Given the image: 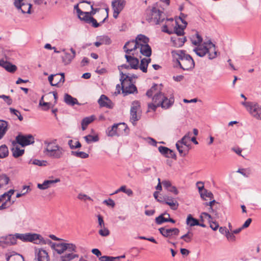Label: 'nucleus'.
I'll list each match as a JSON object with an SVG mask.
<instances>
[{"instance_id": "1", "label": "nucleus", "mask_w": 261, "mask_h": 261, "mask_svg": "<svg viewBox=\"0 0 261 261\" xmlns=\"http://www.w3.org/2000/svg\"><path fill=\"white\" fill-rule=\"evenodd\" d=\"M171 54L183 70H188L194 67L195 63L193 58L189 55L186 54L185 51L173 50Z\"/></svg>"}, {"instance_id": "2", "label": "nucleus", "mask_w": 261, "mask_h": 261, "mask_svg": "<svg viewBox=\"0 0 261 261\" xmlns=\"http://www.w3.org/2000/svg\"><path fill=\"white\" fill-rule=\"evenodd\" d=\"M146 20L153 24H159L163 21L165 19L164 13L160 9V5L158 3L153 4L149 7L146 11Z\"/></svg>"}, {"instance_id": "3", "label": "nucleus", "mask_w": 261, "mask_h": 261, "mask_svg": "<svg viewBox=\"0 0 261 261\" xmlns=\"http://www.w3.org/2000/svg\"><path fill=\"white\" fill-rule=\"evenodd\" d=\"M161 85L154 84L146 92V95L148 97H152V103L148 104V108L153 111H155L157 107H160V105L163 101L164 97L163 93L161 92Z\"/></svg>"}, {"instance_id": "4", "label": "nucleus", "mask_w": 261, "mask_h": 261, "mask_svg": "<svg viewBox=\"0 0 261 261\" xmlns=\"http://www.w3.org/2000/svg\"><path fill=\"white\" fill-rule=\"evenodd\" d=\"M193 51L200 57L208 55V58L210 60L214 59L217 56V51L216 46L211 41L204 42L202 45H199L194 48Z\"/></svg>"}, {"instance_id": "5", "label": "nucleus", "mask_w": 261, "mask_h": 261, "mask_svg": "<svg viewBox=\"0 0 261 261\" xmlns=\"http://www.w3.org/2000/svg\"><path fill=\"white\" fill-rule=\"evenodd\" d=\"M45 147L43 150L44 154L49 158L53 159L61 158L65 152L64 149L59 145L53 142L44 141Z\"/></svg>"}, {"instance_id": "6", "label": "nucleus", "mask_w": 261, "mask_h": 261, "mask_svg": "<svg viewBox=\"0 0 261 261\" xmlns=\"http://www.w3.org/2000/svg\"><path fill=\"white\" fill-rule=\"evenodd\" d=\"M120 81H121V85H122V93L124 95H126L137 92V87L132 83L133 78H136L137 76L135 75L130 76L123 74L122 72H120Z\"/></svg>"}, {"instance_id": "7", "label": "nucleus", "mask_w": 261, "mask_h": 261, "mask_svg": "<svg viewBox=\"0 0 261 261\" xmlns=\"http://www.w3.org/2000/svg\"><path fill=\"white\" fill-rule=\"evenodd\" d=\"M136 43L141 55L149 57L151 55V48L148 45L149 38L142 34L138 35L135 40Z\"/></svg>"}, {"instance_id": "8", "label": "nucleus", "mask_w": 261, "mask_h": 261, "mask_svg": "<svg viewBox=\"0 0 261 261\" xmlns=\"http://www.w3.org/2000/svg\"><path fill=\"white\" fill-rule=\"evenodd\" d=\"M17 239H19L23 242H30L35 244H45L46 243L43 237L39 234L25 233H16Z\"/></svg>"}, {"instance_id": "9", "label": "nucleus", "mask_w": 261, "mask_h": 261, "mask_svg": "<svg viewBox=\"0 0 261 261\" xmlns=\"http://www.w3.org/2000/svg\"><path fill=\"white\" fill-rule=\"evenodd\" d=\"M15 190L11 189L0 196V210L9 207L14 203L11 201V197Z\"/></svg>"}, {"instance_id": "10", "label": "nucleus", "mask_w": 261, "mask_h": 261, "mask_svg": "<svg viewBox=\"0 0 261 261\" xmlns=\"http://www.w3.org/2000/svg\"><path fill=\"white\" fill-rule=\"evenodd\" d=\"M140 105L138 101H134L132 103L130 108V120L135 125V122L140 119Z\"/></svg>"}, {"instance_id": "11", "label": "nucleus", "mask_w": 261, "mask_h": 261, "mask_svg": "<svg viewBox=\"0 0 261 261\" xmlns=\"http://www.w3.org/2000/svg\"><path fill=\"white\" fill-rule=\"evenodd\" d=\"M14 5L22 13H31L32 5L27 2V0H14Z\"/></svg>"}, {"instance_id": "12", "label": "nucleus", "mask_w": 261, "mask_h": 261, "mask_svg": "<svg viewBox=\"0 0 261 261\" xmlns=\"http://www.w3.org/2000/svg\"><path fill=\"white\" fill-rule=\"evenodd\" d=\"M17 142L22 146H27L34 143V138L32 135H19L16 137Z\"/></svg>"}, {"instance_id": "13", "label": "nucleus", "mask_w": 261, "mask_h": 261, "mask_svg": "<svg viewBox=\"0 0 261 261\" xmlns=\"http://www.w3.org/2000/svg\"><path fill=\"white\" fill-rule=\"evenodd\" d=\"M125 5L124 0H113L112 2V6L113 10V17L117 18L119 14L123 9Z\"/></svg>"}, {"instance_id": "14", "label": "nucleus", "mask_w": 261, "mask_h": 261, "mask_svg": "<svg viewBox=\"0 0 261 261\" xmlns=\"http://www.w3.org/2000/svg\"><path fill=\"white\" fill-rule=\"evenodd\" d=\"M123 49L126 53V55H132L133 53L138 54L139 52L135 40H130L126 42Z\"/></svg>"}, {"instance_id": "15", "label": "nucleus", "mask_w": 261, "mask_h": 261, "mask_svg": "<svg viewBox=\"0 0 261 261\" xmlns=\"http://www.w3.org/2000/svg\"><path fill=\"white\" fill-rule=\"evenodd\" d=\"M141 58L136 53H133L132 55H125V58L127 62L129 64L130 68L137 69L139 68V61L138 57Z\"/></svg>"}, {"instance_id": "16", "label": "nucleus", "mask_w": 261, "mask_h": 261, "mask_svg": "<svg viewBox=\"0 0 261 261\" xmlns=\"http://www.w3.org/2000/svg\"><path fill=\"white\" fill-rule=\"evenodd\" d=\"M160 232L166 238H171L174 236H178L179 230L177 228H167L161 227L159 229Z\"/></svg>"}, {"instance_id": "17", "label": "nucleus", "mask_w": 261, "mask_h": 261, "mask_svg": "<svg viewBox=\"0 0 261 261\" xmlns=\"http://www.w3.org/2000/svg\"><path fill=\"white\" fill-rule=\"evenodd\" d=\"M247 111L255 119L261 120V107L257 103L252 102Z\"/></svg>"}, {"instance_id": "18", "label": "nucleus", "mask_w": 261, "mask_h": 261, "mask_svg": "<svg viewBox=\"0 0 261 261\" xmlns=\"http://www.w3.org/2000/svg\"><path fill=\"white\" fill-rule=\"evenodd\" d=\"M71 54L66 52L65 49H62V51L64 52V55L62 57V62L64 65H68L70 64L72 60L74 58L76 55V52L73 48L70 49Z\"/></svg>"}, {"instance_id": "19", "label": "nucleus", "mask_w": 261, "mask_h": 261, "mask_svg": "<svg viewBox=\"0 0 261 261\" xmlns=\"http://www.w3.org/2000/svg\"><path fill=\"white\" fill-rule=\"evenodd\" d=\"M35 260L36 261H50V258L46 250L39 249H36L35 251Z\"/></svg>"}, {"instance_id": "20", "label": "nucleus", "mask_w": 261, "mask_h": 261, "mask_svg": "<svg viewBox=\"0 0 261 261\" xmlns=\"http://www.w3.org/2000/svg\"><path fill=\"white\" fill-rule=\"evenodd\" d=\"M98 103L100 107H106L108 109H112L114 107L113 102L105 95L100 96Z\"/></svg>"}, {"instance_id": "21", "label": "nucleus", "mask_w": 261, "mask_h": 261, "mask_svg": "<svg viewBox=\"0 0 261 261\" xmlns=\"http://www.w3.org/2000/svg\"><path fill=\"white\" fill-rule=\"evenodd\" d=\"M48 244L51 248L55 250L59 254H62L65 251V243H53L50 240H48Z\"/></svg>"}, {"instance_id": "22", "label": "nucleus", "mask_w": 261, "mask_h": 261, "mask_svg": "<svg viewBox=\"0 0 261 261\" xmlns=\"http://www.w3.org/2000/svg\"><path fill=\"white\" fill-rule=\"evenodd\" d=\"M60 179L59 178H56L54 179H48L44 180L42 184H38L37 188L40 190H46L51 187L52 185L59 182Z\"/></svg>"}, {"instance_id": "23", "label": "nucleus", "mask_w": 261, "mask_h": 261, "mask_svg": "<svg viewBox=\"0 0 261 261\" xmlns=\"http://www.w3.org/2000/svg\"><path fill=\"white\" fill-rule=\"evenodd\" d=\"M0 66L5 68L7 71L11 73L14 72L17 70L16 65L5 60L4 59L0 60Z\"/></svg>"}, {"instance_id": "24", "label": "nucleus", "mask_w": 261, "mask_h": 261, "mask_svg": "<svg viewBox=\"0 0 261 261\" xmlns=\"http://www.w3.org/2000/svg\"><path fill=\"white\" fill-rule=\"evenodd\" d=\"M172 45L176 47L182 46L186 41V38L178 36H172L171 38Z\"/></svg>"}, {"instance_id": "25", "label": "nucleus", "mask_w": 261, "mask_h": 261, "mask_svg": "<svg viewBox=\"0 0 261 261\" xmlns=\"http://www.w3.org/2000/svg\"><path fill=\"white\" fill-rule=\"evenodd\" d=\"M7 261H24L23 256L16 252H13L11 254H6Z\"/></svg>"}, {"instance_id": "26", "label": "nucleus", "mask_w": 261, "mask_h": 261, "mask_svg": "<svg viewBox=\"0 0 261 261\" xmlns=\"http://www.w3.org/2000/svg\"><path fill=\"white\" fill-rule=\"evenodd\" d=\"M54 86H60L63 85L65 81L64 73L56 74L54 76Z\"/></svg>"}, {"instance_id": "27", "label": "nucleus", "mask_w": 261, "mask_h": 261, "mask_svg": "<svg viewBox=\"0 0 261 261\" xmlns=\"http://www.w3.org/2000/svg\"><path fill=\"white\" fill-rule=\"evenodd\" d=\"M79 255L73 253H66L60 256L59 261H71L72 259L78 258Z\"/></svg>"}, {"instance_id": "28", "label": "nucleus", "mask_w": 261, "mask_h": 261, "mask_svg": "<svg viewBox=\"0 0 261 261\" xmlns=\"http://www.w3.org/2000/svg\"><path fill=\"white\" fill-rule=\"evenodd\" d=\"M164 200L165 203L169 205L172 210H176L178 208V203L173 198L167 197L164 198Z\"/></svg>"}, {"instance_id": "29", "label": "nucleus", "mask_w": 261, "mask_h": 261, "mask_svg": "<svg viewBox=\"0 0 261 261\" xmlns=\"http://www.w3.org/2000/svg\"><path fill=\"white\" fill-rule=\"evenodd\" d=\"M163 101H161L160 107L163 109H168L170 108L174 103V99L173 98H167L165 96L164 97Z\"/></svg>"}, {"instance_id": "30", "label": "nucleus", "mask_w": 261, "mask_h": 261, "mask_svg": "<svg viewBox=\"0 0 261 261\" xmlns=\"http://www.w3.org/2000/svg\"><path fill=\"white\" fill-rule=\"evenodd\" d=\"M95 119V117L94 115H91L89 117L84 118L81 122L82 128L83 130L86 129L87 126L93 122Z\"/></svg>"}, {"instance_id": "31", "label": "nucleus", "mask_w": 261, "mask_h": 261, "mask_svg": "<svg viewBox=\"0 0 261 261\" xmlns=\"http://www.w3.org/2000/svg\"><path fill=\"white\" fill-rule=\"evenodd\" d=\"M202 40V38L197 32L191 37V40L192 44L196 45L197 46L202 45V44H201Z\"/></svg>"}, {"instance_id": "32", "label": "nucleus", "mask_w": 261, "mask_h": 261, "mask_svg": "<svg viewBox=\"0 0 261 261\" xmlns=\"http://www.w3.org/2000/svg\"><path fill=\"white\" fill-rule=\"evenodd\" d=\"M64 102L70 106H74L75 104H79L77 100L68 94H65L64 97Z\"/></svg>"}, {"instance_id": "33", "label": "nucleus", "mask_w": 261, "mask_h": 261, "mask_svg": "<svg viewBox=\"0 0 261 261\" xmlns=\"http://www.w3.org/2000/svg\"><path fill=\"white\" fill-rule=\"evenodd\" d=\"M121 124H115L111 127L108 128L107 132L108 136L110 137H113L118 135V126Z\"/></svg>"}, {"instance_id": "34", "label": "nucleus", "mask_w": 261, "mask_h": 261, "mask_svg": "<svg viewBox=\"0 0 261 261\" xmlns=\"http://www.w3.org/2000/svg\"><path fill=\"white\" fill-rule=\"evenodd\" d=\"M151 59L150 58L146 59L143 58L141 60V64L139 65V68L143 72H147V66L148 64L150 62Z\"/></svg>"}, {"instance_id": "35", "label": "nucleus", "mask_w": 261, "mask_h": 261, "mask_svg": "<svg viewBox=\"0 0 261 261\" xmlns=\"http://www.w3.org/2000/svg\"><path fill=\"white\" fill-rule=\"evenodd\" d=\"M77 15L79 18L81 20L88 23L89 19L90 18V16L88 12H83L81 10H77Z\"/></svg>"}, {"instance_id": "36", "label": "nucleus", "mask_w": 261, "mask_h": 261, "mask_svg": "<svg viewBox=\"0 0 261 261\" xmlns=\"http://www.w3.org/2000/svg\"><path fill=\"white\" fill-rule=\"evenodd\" d=\"M8 123L4 120H0V139H1L7 130Z\"/></svg>"}, {"instance_id": "37", "label": "nucleus", "mask_w": 261, "mask_h": 261, "mask_svg": "<svg viewBox=\"0 0 261 261\" xmlns=\"http://www.w3.org/2000/svg\"><path fill=\"white\" fill-rule=\"evenodd\" d=\"M175 26L174 28V32L175 33V36H181L184 34V30L186 27L184 25L182 27L180 26L177 24V22L175 21Z\"/></svg>"}, {"instance_id": "38", "label": "nucleus", "mask_w": 261, "mask_h": 261, "mask_svg": "<svg viewBox=\"0 0 261 261\" xmlns=\"http://www.w3.org/2000/svg\"><path fill=\"white\" fill-rule=\"evenodd\" d=\"M9 181L10 178L6 174H0V188H2L8 185Z\"/></svg>"}, {"instance_id": "39", "label": "nucleus", "mask_w": 261, "mask_h": 261, "mask_svg": "<svg viewBox=\"0 0 261 261\" xmlns=\"http://www.w3.org/2000/svg\"><path fill=\"white\" fill-rule=\"evenodd\" d=\"M186 223L187 225L190 226H194L199 224L198 221L197 219L194 218L191 214L188 216Z\"/></svg>"}, {"instance_id": "40", "label": "nucleus", "mask_w": 261, "mask_h": 261, "mask_svg": "<svg viewBox=\"0 0 261 261\" xmlns=\"http://www.w3.org/2000/svg\"><path fill=\"white\" fill-rule=\"evenodd\" d=\"M71 154L74 156L81 159H86L89 157V154L84 151H71Z\"/></svg>"}, {"instance_id": "41", "label": "nucleus", "mask_w": 261, "mask_h": 261, "mask_svg": "<svg viewBox=\"0 0 261 261\" xmlns=\"http://www.w3.org/2000/svg\"><path fill=\"white\" fill-rule=\"evenodd\" d=\"M6 243L9 245H15L17 243L16 233L14 235L10 234L7 236L5 240Z\"/></svg>"}, {"instance_id": "42", "label": "nucleus", "mask_w": 261, "mask_h": 261, "mask_svg": "<svg viewBox=\"0 0 261 261\" xmlns=\"http://www.w3.org/2000/svg\"><path fill=\"white\" fill-rule=\"evenodd\" d=\"M65 251H67L68 253H75L77 252V247L75 244L73 243H65Z\"/></svg>"}, {"instance_id": "43", "label": "nucleus", "mask_w": 261, "mask_h": 261, "mask_svg": "<svg viewBox=\"0 0 261 261\" xmlns=\"http://www.w3.org/2000/svg\"><path fill=\"white\" fill-rule=\"evenodd\" d=\"M9 154V150L6 145H2L0 146V159L7 157Z\"/></svg>"}, {"instance_id": "44", "label": "nucleus", "mask_w": 261, "mask_h": 261, "mask_svg": "<svg viewBox=\"0 0 261 261\" xmlns=\"http://www.w3.org/2000/svg\"><path fill=\"white\" fill-rule=\"evenodd\" d=\"M164 216H167L168 217L170 216L169 214L167 213L161 214L155 218V222L158 224H161L164 222H167V218H165V217H164Z\"/></svg>"}, {"instance_id": "45", "label": "nucleus", "mask_w": 261, "mask_h": 261, "mask_svg": "<svg viewBox=\"0 0 261 261\" xmlns=\"http://www.w3.org/2000/svg\"><path fill=\"white\" fill-rule=\"evenodd\" d=\"M84 138L88 144L91 143L92 142H97L99 140L98 137L97 136H92L91 135L86 136L84 137Z\"/></svg>"}, {"instance_id": "46", "label": "nucleus", "mask_w": 261, "mask_h": 261, "mask_svg": "<svg viewBox=\"0 0 261 261\" xmlns=\"http://www.w3.org/2000/svg\"><path fill=\"white\" fill-rule=\"evenodd\" d=\"M31 191V189L30 186H23L22 190L20 191L19 193H18L16 197L17 198H19L21 196H24L26 194H27L29 191Z\"/></svg>"}, {"instance_id": "47", "label": "nucleus", "mask_w": 261, "mask_h": 261, "mask_svg": "<svg viewBox=\"0 0 261 261\" xmlns=\"http://www.w3.org/2000/svg\"><path fill=\"white\" fill-rule=\"evenodd\" d=\"M191 135V133L190 132H188L182 137L180 140H179L180 142H181V143L184 144V146L189 147V144H188V142L190 140Z\"/></svg>"}, {"instance_id": "48", "label": "nucleus", "mask_w": 261, "mask_h": 261, "mask_svg": "<svg viewBox=\"0 0 261 261\" xmlns=\"http://www.w3.org/2000/svg\"><path fill=\"white\" fill-rule=\"evenodd\" d=\"M12 152L13 156L15 158H18L23 154L24 150L16 147L15 148L12 149Z\"/></svg>"}, {"instance_id": "49", "label": "nucleus", "mask_w": 261, "mask_h": 261, "mask_svg": "<svg viewBox=\"0 0 261 261\" xmlns=\"http://www.w3.org/2000/svg\"><path fill=\"white\" fill-rule=\"evenodd\" d=\"M184 144L181 143L180 141H178L176 143V147L177 149L178 150L179 153L181 154L184 153L186 148H187L188 147H186V146H184Z\"/></svg>"}, {"instance_id": "50", "label": "nucleus", "mask_w": 261, "mask_h": 261, "mask_svg": "<svg viewBox=\"0 0 261 261\" xmlns=\"http://www.w3.org/2000/svg\"><path fill=\"white\" fill-rule=\"evenodd\" d=\"M73 141L72 140H70L68 141V145L71 149L79 148L81 147V144L79 141H76L74 144H73Z\"/></svg>"}, {"instance_id": "51", "label": "nucleus", "mask_w": 261, "mask_h": 261, "mask_svg": "<svg viewBox=\"0 0 261 261\" xmlns=\"http://www.w3.org/2000/svg\"><path fill=\"white\" fill-rule=\"evenodd\" d=\"M192 237L193 233L190 231H188L186 234L181 236L180 239H183L186 242L189 243L191 242Z\"/></svg>"}, {"instance_id": "52", "label": "nucleus", "mask_w": 261, "mask_h": 261, "mask_svg": "<svg viewBox=\"0 0 261 261\" xmlns=\"http://www.w3.org/2000/svg\"><path fill=\"white\" fill-rule=\"evenodd\" d=\"M10 111L11 113L16 116L20 121H22L23 120V117L21 116L20 113L18 110L11 108H10Z\"/></svg>"}, {"instance_id": "53", "label": "nucleus", "mask_w": 261, "mask_h": 261, "mask_svg": "<svg viewBox=\"0 0 261 261\" xmlns=\"http://www.w3.org/2000/svg\"><path fill=\"white\" fill-rule=\"evenodd\" d=\"M98 233L101 236L107 237L109 235L110 231L108 228L103 226L100 230H99Z\"/></svg>"}, {"instance_id": "54", "label": "nucleus", "mask_w": 261, "mask_h": 261, "mask_svg": "<svg viewBox=\"0 0 261 261\" xmlns=\"http://www.w3.org/2000/svg\"><path fill=\"white\" fill-rule=\"evenodd\" d=\"M201 197L206 200L205 197L210 198L211 199L213 197V194L211 192H208L207 190H204V192L200 193Z\"/></svg>"}, {"instance_id": "55", "label": "nucleus", "mask_w": 261, "mask_h": 261, "mask_svg": "<svg viewBox=\"0 0 261 261\" xmlns=\"http://www.w3.org/2000/svg\"><path fill=\"white\" fill-rule=\"evenodd\" d=\"M99 39H100L101 42H102V44L108 45L111 43V40L110 38L107 36H102L100 37V38Z\"/></svg>"}, {"instance_id": "56", "label": "nucleus", "mask_w": 261, "mask_h": 261, "mask_svg": "<svg viewBox=\"0 0 261 261\" xmlns=\"http://www.w3.org/2000/svg\"><path fill=\"white\" fill-rule=\"evenodd\" d=\"M77 198L80 200H84V201H86V200L92 201V199L90 197H89V196H88L85 194H83V193H80L77 196Z\"/></svg>"}, {"instance_id": "57", "label": "nucleus", "mask_w": 261, "mask_h": 261, "mask_svg": "<svg viewBox=\"0 0 261 261\" xmlns=\"http://www.w3.org/2000/svg\"><path fill=\"white\" fill-rule=\"evenodd\" d=\"M43 97H44V96H42L40 101H39V105L40 106H43V107H45L44 108H43L44 110H47L49 108L50 103L48 102H43Z\"/></svg>"}, {"instance_id": "58", "label": "nucleus", "mask_w": 261, "mask_h": 261, "mask_svg": "<svg viewBox=\"0 0 261 261\" xmlns=\"http://www.w3.org/2000/svg\"><path fill=\"white\" fill-rule=\"evenodd\" d=\"M210 227L214 230H216L219 228V224L216 221L211 220L208 222Z\"/></svg>"}, {"instance_id": "59", "label": "nucleus", "mask_w": 261, "mask_h": 261, "mask_svg": "<svg viewBox=\"0 0 261 261\" xmlns=\"http://www.w3.org/2000/svg\"><path fill=\"white\" fill-rule=\"evenodd\" d=\"M88 23H92V25L94 28H97L99 26V23H98L95 19H94L93 17L91 16L89 21L88 22Z\"/></svg>"}, {"instance_id": "60", "label": "nucleus", "mask_w": 261, "mask_h": 261, "mask_svg": "<svg viewBox=\"0 0 261 261\" xmlns=\"http://www.w3.org/2000/svg\"><path fill=\"white\" fill-rule=\"evenodd\" d=\"M159 151L163 154L165 155L167 157L168 151H169V148L164 146H160L159 147Z\"/></svg>"}, {"instance_id": "61", "label": "nucleus", "mask_w": 261, "mask_h": 261, "mask_svg": "<svg viewBox=\"0 0 261 261\" xmlns=\"http://www.w3.org/2000/svg\"><path fill=\"white\" fill-rule=\"evenodd\" d=\"M200 217L201 219H203V218L206 219L208 220V222L212 220V217L211 215L205 212L202 213Z\"/></svg>"}, {"instance_id": "62", "label": "nucleus", "mask_w": 261, "mask_h": 261, "mask_svg": "<svg viewBox=\"0 0 261 261\" xmlns=\"http://www.w3.org/2000/svg\"><path fill=\"white\" fill-rule=\"evenodd\" d=\"M1 98H3L8 105H10L12 102V99L9 96L2 95H1Z\"/></svg>"}, {"instance_id": "63", "label": "nucleus", "mask_w": 261, "mask_h": 261, "mask_svg": "<svg viewBox=\"0 0 261 261\" xmlns=\"http://www.w3.org/2000/svg\"><path fill=\"white\" fill-rule=\"evenodd\" d=\"M121 90L122 91V85L120 86L117 84L116 87L115 91L113 93L114 95L117 96L120 93Z\"/></svg>"}, {"instance_id": "64", "label": "nucleus", "mask_w": 261, "mask_h": 261, "mask_svg": "<svg viewBox=\"0 0 261 261\" xmlns=\"http://www.w3.org/2000/svg\"><path fill=\"white\" fill-rule=\"evenodd\" d=\"M227 239L231 241H233L235 240V236L233 235V232H230L229 230L227 231V233L225 235Z\"/></svg>"}]
</instances>
